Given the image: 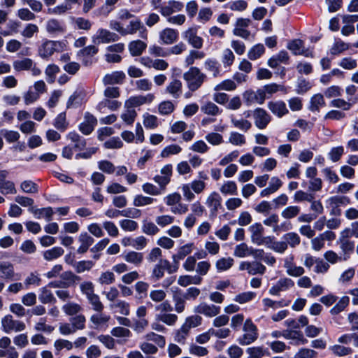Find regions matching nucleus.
<instances>
[{"mask_svg": "<svg viewBox=\"0 0 358 358\" xmlns=\"http://www.w3.org/2000/svg\"><path fill=\"white\" fill-rule=\"evenodd\" d=\"M182 77L190 92L199 90L206 79V75L195 66L190 67L187 71L184 73Z\"/></svg>", "mask_w": 358, "mask_h": 358, "instance_id": "nucleus-1", "label": "nucleus"}, {"mask_svg": "<svg viewBox=\"0 0 358 358\" xmlns=\"http://www.w3.org/2000/svg\"><path fill=\"white\" fill-rule=\"evenodd\" d=\"M66 48V44L63 41H43L38 50V55L44 59H49L55 52H62Z\"/></svg>", "mask_w": 358, "mask_h": 358, "instance_id": "nucleus-2", "label": "nucleus"}, {"mask_svg": "<svg viewBox=\"0 0 358 358\" xmlns=\"http://www.w3.org/2000/svg\"><path fill=\"white\" fill-rule=\"evenodd\" d=\"M243 331V334L238 338V342L241 345H250L258 338L257 327L251 319L245 321Z\"/></svg>", "mask_w": 358, "mask_h": 358, "instance_id": "nucleus-3", "label": "nucleus"}, {"mask_svg": "<svg viewBox=\"0 0 358 358\" xmlns=\"http://www.w3.org/2000/svg\"><path fill=\"white\" fill-rule=\"evenodd\" d=\"M176 269L173 270L170 262L166 259H159L158 262L154 265L150 275V280L153 282H157L165 275V272L172 273Z\"/></svg>", "mask_w": 358, "mask_h": 358, "instance_id": "nucleus-4", "label": "nucleus"}, {"mask_svg": "<svg viewBox=\"0 0 358 358\" xmlns=\"http://www.w3.org/2000/svg\"><path fill=\"white\" fill-rule=\"evenodd\" d=\"M1 329L6 334L20 332L25 329L24 322L15 320L11 315H6L1 320Z\"/></svg>", "mask_w": 358, "mask_h": 358, "instance_id": "nucleus-5", "label": "nucleus"}, {"mask_svg": "<svg viewBox=\"0 0 358 358\" xmlns=\"http://www.w3.org/2000/svg\"><path fill=\"white\" fill-rule=\"evenodd\" d=\"M325 203L327 208L331 209V215H340L341 210L339 207L350 204V200L348 196L336 195L328 198Z\"/></svg>", "mask_w": 358, "mask_h": 358, "instance_id": "nucleus-6", "label": "nucleus"}, {"mask_svg": "<svg viewBox=\"0 0 358 358\" xmlns=\"http://www.w3.org/2000/svg\"><path fill=\"white\" fill-rule=\"evenodd\" d=\"M238 270L246 271L250 275H264L266 268L259 261H243L239 264Z\"/></svg>", "mask_w": 358, "mask_h": 358, "instance_id": "nucleus-7", "label": "nucleus"}, {"mask_svg": "<svg viewBox=\"0 0 358 358\" xmlns=\"http://www.w3.org/2000/svg\"><path fill=\"white\" fill-rule=\"evenodd\" d=\"M119 40V36L108 29L100 28L92 37V41L94 45L101 43H109Z\"/></svg>", "mask_w": 358, "mask_h": 358, "instance_id": "nucleus-8", "label": "nucleus"}, {"mask_svg": "<svg viewBox=\"0 0 358 358\" xmlns=\"http://www.w3.org/2000/svg\"><path fill=\"white\" fill-rule=\"evenodd\" d=\"M221 308L219 306L209 304L206 302H201L194 308V312L197 314H201L207 317H213L218 315Z\"/></svg>", "mask_w": 358, "mask_h": 358, "instance_id": "nucleus-9", "label": "nucleus"}, {"mask_svg": "<svg viewBox=\"0 0 358 358\" xmlns=\"http://www.w3.org/2000/svg\"><path fill=\"white\" fill-rule=\"evenodd\" d=\"M182 38L193 48L200 49L203 46V40L197 35V28L190 27L182 32Z\"/></svg>", "mask_w": 358, "mask_h": 358, "instance_id": "nucleus-10", "label": "nucleus"}, {"mask_svg": "<svg viewBox=\"0 0 358 358\" xmlns=\"http://www.w3.org/2000/svg\"><path fill=\"white\" fill-rule=\"evenodd\" d=\"M294 286V282L288 278H280L268 290L271 295L278 296L281 292H285Z\"/></svg>", "mask_w": 358, "mask_h": 358, "instance_id": "nucleus-11", "label": "nucleus"}, {"mask_svg": "<svg viewBox=\"0 0 358 358\" xmlns=\"http://www.w3.org/2000/svg\"><path fill=\"white\" fill-rule=\"evenodd\" d=\"M253 118L255 126L259 129H264L271 120L270 115L264 109L260 108L254 110Z\"/></svg>", "mask_w": 358, "mask_h": 358, "instance_id": "nucleus-12", "label": "nucleus"}, {"mask_svg": "<svg viewBox=\"0 0 358 358\" xmlns=\"http://www.w3.org/2000/svg\"><path fill=\"white\" fill-rule=\"evenodd\" d=\"M179 34L176 29L166 27L159 33V42L161 44L172 45L178 39Z\"/></svg>", "mask_w": 358, "mask_h": 358, "instance_id": "nucleus-13", "label": "nucleus"}, {"mask_svg": "<svg viewBox=\"0 0 358 358\" xmlns=\"http://www.w3.org/2000/svg\"><path fill=\"white\" fill-rule=\"evenodd\" d=\"M243 97L247 105H251L257 103L262 104L265 101L264 92L262 89H258L257 91L249 90L243 94Z\"/></svg>", "mask_w": 358, "mask_h": 358, "instance_id": "nucleus-14", "label": "nucleus"}, {"mask_svg": "<svg viewBox=\"0 0 358 358\" xmlns=\"http://www.w3.org/2000/svg\"><path fill=\"white\" fill-rule=\"evenodd\" d=\"M206 205L210 209V215L215 216L222 208V197L217 192H211L207 197Z\"/></svg>", "mask_w": 358, "mask_h": 358, "instance_id": "nucleus-15", "label": "nucleus"}, {"mask_svg": "<svg viewBox=\"0 0 358 358\" xmlns=\"http://www.w3.org/2000/svg\"><path fill=\"white\" fill-rule=\"evenodd\" d=\"M287 48L295 55H303L306 57H312V51L305 49L303 43L301 40L295 39L287 43Z\"/></svg>", "mask_w": 358, "mask_h": 358, "instance_id": "nucleus-16", "label": "nucleus"}, {"mask_svg": "<svg viewBox=\"0 0 358 358\" xmlns=\"http://www.w3.org/2000/svg\"><path fill=\"white\" fill-rule=\"evenodd\" d=\"M98 50L95 45H90L78 51L77 57L84 65L88 66L92 64L91 58L98 52Z\"/></svg>", "mask_w": 358, "mask_h": 358, "instance_id": "nucleus-17", "label": "nucleus"}, {"mask_svg": "<svg viewBox=\"0 0 358 358\" xmlns=\"http://www.w3.org/2000/svg\"><path fill=\"white\" fill-rule=\"evenodd\" d=\"M124 36L129 34H134L137 31L139 32V36L143 39H146L148 32L146 28L143 26L141 22L138 20H132L129 24L125 28Z\"/></svg>", "mask_w": 358, "mask_h": 358, "instance_id": "nucleus-18", "label": "nucleus"}, {"mask_svg": "<svg viewBox=\"0 0 358 358\" xmlns=\"http://www.w3.org/2000/svg\"><path fill=\"white\" fill-rule=\"evenodd\" d=\"M248 229L251 234V241L257 245H263L265 239L263 236L264 229L262 224L255 223L252 224Z\"/></svg>", "mask_w": 358, "mask_h": 358, "instance_id": "nucleus-19", "label": "nucleus"}, {"mask_svg": "<svg viewBox=\"0 0 358 358\" xmlns=\"http://www.w3.org/2000/svg\"><path fill=\"white\" fill-rule=\"evenodd\" d=\"M97 124L96 118L87 112L84 116V120L79 125L80 131L85 135L90 134Z\"/></svg>", "mask_w": 358, "mask_h": 358, "instance_id": "nucleus-20", "label": "nucleus"}, {"mask_svg": "<svg viewBox=\"0 0 358 358\" xmlns=\"http://www.w3.org/2000/svg\"><path fill=\"white\" fill-rule=\"evenodd\" d=\"M183 6V3L179 1L170 0L167 4L161 7L159 12L162 16L168 18L171 14L181 11Z\"/></svg>", "mask_w": 358, "mask_h": 358, "instance_id": "nucleus-21", "label": "nucleus"}, {"mask_svg": "<svg viewBox=\"0 0 358 358\" xmlns=\"http://www.w3.org/2000/svg\"><path fill=\"white\" fill-rule=\"evenodd\" d=\"M267 106L272 113L278 117H282L289 113L285 103L281 100L269 101Z\"/></svg>", "mask_w": 358, "mask_h": 358, "instance_id": "nucleus-22", "label": "nucleus"}, {"mask_svg": "<svg viewBox=\"0 0 358 358\" xmlns=\"http://www.w3.org/2000/svg\"><path fill=\"white\" fill-rule=\"evenodd\" d=\"M46 31L50 35L57 36L65 31L64 24L56 19H50L45 24Z\"/></svg>", "mask_w": 358, "mask_h": 358, "instance_id": "nucleus-23", "label": "nucleus"}, {"mask_svg": "<svg viewBox=\"0 0 358 358\" xmlns=\"http://www.w3.org/2000/svg\"><path fill=\"white\" fill-rule=\"evenodd\" d=\"M122 257L126 262L135 266H140L143 262V253L133 250L125 251L122 253Z\"/></svg>", "mask_w": 358, "mask_h": 358, "instance_id": "nucleus-24", "label": "nucleus"}, {"mask_svg": "<svg viewBox=\"0 0 358 358\" xmlns=\"http://www.w3.org/2000/svg\"><path fill=\"white\" fill-rule=\"evenodd\" d=\"M284 338L292 340V342L291 343L295 345H305L308 343V340L300 331L286 330L285 331Z\"/></svg>", "mask_w": 358, "mask_h": 358, "instance_id": "nucleus-25", "label": "nucleus"}, {"mask_svg": "<svg viewBox=\"0 0 358 358\" xmlns=\"http://www.w3.org/2000/svg\"><path fill=\"white\" fill-rule=\"evenodd\" d=\"M204 69L212 74L213 78L222 76L221 65L215 58H208L203 63Z\"/></svg>", "mask_w": 358, "mask_h": 358, "instance_id": "nucleus-26", "label": "nucleus"}, {"mask_svg": "<svg viewBox=\"0 0 358 358\" xmlns=\"http://www.w3.org/2000/svg\"><path fill=\"white\" fill-rule=\"evenodd\" d=\"M173 294V301L174 303V310L178 313H182L185 309L186 298L182 291L178 287Z\"/></svg>", "mask_w": 358, "mask_h": 358, "instance_id": "nucleus-27", "label": "nucleus"}, {"mask_svg": "<svg viewBox=\"0 0 358 358\" xmlns=\"http://www.w3.org/2000/svg\"><path fill=\"white\" fill-rule=\"evenodd\" d=\"M125 78L126 75L123 71H116L105 75L102 81L104 85L120 84Z\"/></svg>", "mask_w": 358, "mask_h": 358, "instance_id": "nucleus-28", "label": "nucleus"}, {"mask_svg": "<svg viewBox=\"0 0 358 358\" xmlns=\"http://www.w3.org/2000/svg\"><path fill=\"white\" fill-rule=\"evenodd\" d=\"M0 276L6 280H17L13 265L9 262H0Z\"/></svg>", "mask_w": 358, "mask_h": 358, "instance_id": "nucleus-29", "label": "nucleus"}, {"mask_svg": "<svg viewBox=\"0 0 358 358\" xmlns=\"http://www.w3.org/2000/svg\"><path fill=\"white\" fill-rule=\"evenodd\" d=\"M78 241L80 245L77 250L78 253L83 254L87 251L89 248L94 243V238L87 232H83L79 235Z\"/></svg>", "mask_w": 358, "mask_h": 358, "instance_id": "nucleus-30", "label": "nucleus"}, {"mask_svg": "<svg viewBox=\"0 0 358 358\" xmlns=\"http://www.w3.org/2000/svg\"><path fill=\"white\" fill-rule=\"evenodd\" d=\"M38 299L43 304L55 303L57 301L53 293L47 285L39 289Z\"/></svg>", "mask_w": 358, "mask_h": 358, "instance_id": "nucleus-31", "label": "nucleus"}, {"mask_svg": "<svg viewBox=\"0 0 358 358\" xmlns=\"http://www.w3.org/2000/svg\"><path fill=\"white\" fill-rule=\"evenodd\" d=\"M248 358H262L270 356L268 350L264 346H252L246 349Z\"/></svg>", "mask_w": 358, "mask_h": 358, "instance_id": "nucleus-32", "label": "nucleus"}, {"mask_svg": "<svg viewBox=\"0 0 358 358\" xmlns=\"http://www.w3.org/2000/svg\"><path fill=\"white\" fill-rule=\"evenodd\" d=\"M289 59L287 51L281 50L276 55L273 56L268 60V65L271 68H276L280 63L286 64Z\"/></svg>", "mask_w": 358, "mask_h": 358, "instance_id": "nucleus-33", "label": "nucleus"}, {"mask_svg": "<svg viewBox=\"0 0 358 358\" xmlns=\"http://www.w3.org/2000/svg\"><path fill=\"white\" fill-rule=\"evenodd\" d=\"M182 85L180 80L174 79L166 86V92L173 98H178L182 94Z\"/></svg>", "mask_w": 358, "mask_h": 358, "instance_id": "nucleus-34", "label": "nucleus"}, {"mask_svg": "<svg viewBox=\"0 0 358 358\" xmlns=\"http://www.w3.org/2000/svg\"><path fill=\"white\" fill-rule=\"evenodd\" d=\"M110 319V315L103 313L101 311L97 312L96 314H93L90 317V322L93 324V328L97 329L103 325H106Z\"/></svg>", "mask_w": 358, "mask_h": 358, "instance_id": "nucleus-35", "label": "nucleus"}, {"mask_svg": "<svg viewBox=\"0 0 358 358\" xmlns=\"http://www.w3.org/2000/svg\"><path fill=\"white\" fill-rule=\"evenodd\" d=\"M202 278L199 275H180L178 279V284L182 287H187L190 285H200Z\"/></svg>", "mask_w": 358, "mask_h": 358, "instance_id": "nucleus-36", "label": "nucleus"}, {"mask_svg": "<svg viewBox=\"0 0 358 358\" xmlns=\"http://www.w3.org/2000/svg\"><path fill=\"white\" fill-rule=\"evenodd\" d=\"M146 48L147 44L141 40L132 41L128 45L129 52L132 56L141 55Z\"/></svg>", "mask_w": 358, "mask_h": 358, "instance_id": "nucleus-37", "label": "nucleus"}, {"mask_svg": "<svg viewBox=\"0 0 358 358\" xmlns=\"http://www.w3.org/2000/svg\"><path fill=\"white\" fill-rule=\"evenodd\" d=\"M325 106L324 96L321 94H314L310 100L308 109L312 112H319L321 107Z\"/></svg>", "mask_w": 358, "mask_h": 358, "instance_id": "nucleus-38", "label": "nucleus"}, {"mask_svg": "<svg viewBox=\"0 0 358 358\" xmlns=\"http://www.w3.org/2000/svg\"><path fill=\"white\" fill-rule=\"evenodd\" d=\"M67 138L73 143L74 148L79 150H83L86 146L85 138L76 131L69 132Z\"/></svg>", "mask_w": 358, "mask_h": 358, "instance_id": "nucleus-39", "label": "nucleus"}, {"mask_svg": "<svg viewBox=\"0 0 358 358\" xmlns=\"http://www.w3.org/2000/svg\"><path fill=\"white\" fill-rule=\"evenodd\" d=\"M251 251L252 247L243 242L234 247L233 255L238 258H244L250 257Z\"/></svg>", "mask_w": 358, "mask_h": 358, "instance_id": "nucleus-40", "label": "nucleus"}, {"mask_svg": "<svg viewBox=\"0 0 358 358\" xmlns=\"http://www.w3.org/2000/svg\"><path fill=\"white\" fill-rule=\"evenodd\" d=\"M201 110L204 114L212 116L218 115L222 112V109L211 101L204 103L201 107Z\"/></svg>", "mask_w": 358, "mask_h": 358, "instance_id": "nucleus-41", "label": "nucleus"}, {"mask_svg": "<svg viewBox=\"0 0 358 358\" xmlns=\"http://www.w3.org/2000/svg\"><path fill=\"white\" fill-rule=\"evenodd\" d=\"M261 89L264 92L265 99L269 98L273 94H275L279 91H282L285 93L287 92L286 88L285 87V86L281 85H278L276 83H271V84L266 85Z\"/></svg>", "mask_w": 358, "mask_h": 358, "instance_id": "nucleus-42", "label": "nucleus"}, {"mask_svg": "<svg viewBox=\"0 0 358 358\" xmlns=\"http://www.w3.org/2000/svg\"><path fill=\"white\" fill-rule=\"evenodd\" d=\"M137 113L134 108L124 106L120 117L125 124L131 125L134 122Z\"/></svg>", "mask_w": 358, "mask_h": 358, "instance_id": "nucleus-43", "label": "nucleus"}, {"mask_svg": "<svg viewBox=\"0 0 358 358\" xmlns=\"http://www.w3.org/2000/svg\"><path fill=\"white\" fill-rule=\"evenodd\" d=\"M234 260L231 257H222L215 262V268L217 272H223L229 270L234 265Z\"/></svg>", "mask_w": 358, "mask_h": 358, "instance_id": "nucleus-44", "label": "nucleus"}, {"mask_svg": "<svg viewBox=\"0 0 358 358\" xmlns=\"http://www.w3.org/2000/svg\"><path fill=\"white\" fill-rule=\"evenodd\" d=\"M265 52V48L263 44L258 43L253 45L248 52V57L250 60H257Z\"/></svg>", "mask_w": 358, "mask_h": 358, "instance_id": "nucleus-45", "label": "nucleus"}, {"mask_svg": "<svg viewBox=\"0 0 358 358\" xmlns=\"http://www.w3.org/2000/svg\"><path fill=\"white\" fill-rule=\"evenodd\" d=\"M64 252V250L61 247H54L50 250L44 251L43 256L46 261H52L60 257Z\"/></svg>", "mask_w": 358, "mask_h": 358, "instance_id": "nucleus-46", "label": "nucleus"}, {"mask_svg": "<svg viewBox=\"0 0 358 358\" xmlns=\"http://www.w3.org/2000/svg\"><path fill=\"white\" fill-rule=\"evenodd\" d=\"M237 185L231 180L225 181L220 187V192L224 195H236Z\"/></svg>", "mask_w": 358, "mask_h": 358, "instance_id": "nucleus-47", "label": "nucleus"}, {"mask_svg": "<svg viewBox=\"0 0 358 358\" xmlns=\"http://www.w3.org/2000/svg\"><path fill=\"white\" fill-rule=\"evenodd\" d=\"M350 298L347 296H342L338 301L330 310L331 315H338L343 311L349 305Z\"/></svg>", "mask_w": 358, "mask_h": 358, "instance_id": "nucleus-48", "label": "nucleus"}, {"mask_svg": "<svg viewBox=\"0 0 358 358\" xmlns=\"http://www.w3.org/2000/svg\"><path fill=\"white\" fill-rule=\"evenodd\" d=\"M231 122L234 127L245 132L248 131L252 127L250 121L243 118L238 119L234 116L231 117Z\"/></svg>", "mask_w": 358, "mask_h": 358, "instance_id": "nucleus-49", "label": "nucleus"}, {"mask_svg": "<svg viewBox=\"0 0 358 358\" xmlns=\"http://www.w3.org/2000/svg\"><path fill=\"white\" fill-rule=\"evenodd\" d=\"M156 199L144 196L142 194L136 195L133 200V205L136 207H143L152 204L156 201Z\"/></svg>", "mask_w": 358, "mask_h": 358, "instance_id": "nucleus-50", "label": "nucleus"}, {"mask_svg": "<svg viewBox=\"0 0 358 358\" xmlns=\"http://www.w3.org/2000/svg\"><path fill=\"white\" fill-rule=\"evenodd\" d=\"M301 211V208L298 206H289L284 208L281 212V216L286 220H291L297 217Z\"/></svg>", "mask_w": 358, "mask_h": 358, "instance_id": "nucleus-51", "label": "nucleus"}, {"mask_svg": "<svg viewBox=\"0 0 358 358\" xmlns=\"http://www.w3.org/2000/svg\"><path fill=\"white\" fill-rule=\"evenodd\" d=\"M287 245L294 248L300 244L301 238L296 232H289L282 236Z\"/></svg>", "mask_w": 358, "mask_h": 358, "instance_id": "nucleus-52", "label": "nucleus"}, {"mask_svg": "<svg viewBox=\"0 0 358 358\" xmlns=\"http://www.w3.org/2000/svg\"><path fill=\"white\" fill-rule=\"evenodd\" d=\"M228 142L235 146H242L246 143L245 136L237 131H231L229 134Z\"/></svg>", "mask_w": 358, "mask_h": 358, "instance_id": "nucleus-53", "label": "nucleus"}, {"mask_svg": "<svg viewBox=\"0 0 358 358\" xmlns=\"http://www.w3.org/2000/svg\"><path fill=\"white\" fill-rule=\"evenodd\" d=\"M33 60L30 58H24L22 59L13 62V69L16 71H28L31 68Z\"/></svg>", "mask_w": 358, "mask_h": 358, "instance_id": "nucleus-54", "label": "nucleus"}, {"mask_svg": "<svg viewBox=\"0 0 358 358\" xmlns=\"http://www.w3.org/2000/svg\"><path fill=\"white\" fill-rule=\"evenodd\" d=\"M236 83L231 79H226L217 84L214 87V90L219 92L222 90L224 91H234L236 89Z\"/></svg>", "mask_w": 358, "mask_h": 358, "instance_id": "nucleus-55", "label": "nucleus"}, {"mask_svg": "<svg viewBox=\"0 0 358 358\" xmlns=\"http://www.w3.org/2000/svg\"><path fill=\"white\" fill-rule=\"evenodd\" d=\"M149 284L144 281H138L135 283L134 288L137 294V298L143 299L147 296Z\"/></svg>", "mask_w": 358, "mask_h": 358, "instance_id": "nucleus-56", "label": "nucleus"}, {"mask_svg": "<svg viewBox=\"0 0 358 358\" xmlns=\"http://www.w3.org/2000/svg\"><path fill=\"white\" fill-rule=\"evenodd\" d=\"M344 154V147L342 145L333 147L327 154L328 158L332 162H338Z\"/></svg>", "mask_w": 358, "mask_h": 358, "instance_id": "nucleus-57", "label": "nucleus"}, {"mask_svg": "<svg viewBox=\"0 0 358 358\" xmlns=\"http://www.w3.org/2000/svg\"><path fill=\"white\" fill-rule=\"evenodd\" d=\"M192 251V244L188 243L182 245L178 249L177 254L173 256V259L175 262L184 259L187 255L190 254Z\"/></svg>", "mask_w": 358, "mask_h": 358, "instance_id": "nucleus-58", "label": "nucleus"}, {"mask_svg": "<svg viewBox=\"0 0 358 358\" xmlns=\"http://www.w3.org/2000/svg\"><path fill=\"white\" fill-rule=\"evenodd\" d=\"M202 318L201 316L195 315L187 317L185 319L182 326L189 331L192 328H195L201 324Z\"/></svg>", "mask_w": 358, "mask_h": 358, "instance_id": "nucleus-59", "label": "nucleus"}, {"mask_svg": "<svg viewBox=\"0 0 358 358\" xmlns=\"http://www.w3.org/2000/svg\"><path fill=\"white\" fill-rule=\"evenodd\" d=\"M0 192L3 194H15L17 189L15 183L13 181L5 180L0 185Z\"/></svg>", "mask_w": 358, "mask_h": 358, "instance_id": "nucleus-60", "label": "nucleus"}, {"mask_svg": "<svg viewBox=\"0 0 358 358\" xmlns=\"http://www.w3.org/2000/svg\"><path fill=\"white\" fill-rule=\"evenodd\" d=\"M21 190L27 194H35L38 191V185L33 181L27 180L20 184Z\"/></svg>", "mask_w": 358, "mask_h": 358, "instance_id": "nucleus-61", "label": "nucleus"}, {"mask_svg": "<svg viewBox=\"0 0 358 358\" xmlns=\"http://www.w3.org/2000/svg\"><path fill=\"white\" fill-rule=\"evenodd\" d=\"M59 72V68L55 64H49L45 69V73L46 80L49 83H52L55 80L56 75Z\"/></svg>", "mask_w": 358, "mask_h": 358, "instance_id": "nucleus-62", "label": "nucleus"}, {"mask_svg": "<svg viewBox=\"0 0 358 358\" xmlns=\"http://www.w3.org/2000/svg\"><path fill=\"white\" fill-rule=\"evenodd\" d=\"M205 139L213 146L221 145L224 142L223 136L216 132H210L205 136Z\"/></svg>", "mask_w": 358, "mask_h": 358, "instance_id": "nucleus-63", "label": "nucleus"}, {"mask_svg": "<svg viewBox=\"0 0 358 358\" xmlns=\"http://www.w3.org/2000/svg\"><path fill=\"white\" fill-rule=\"evenodd\" d=\"M317 352L314 350L301 348L294 355V358H317Z\"/></svg>", "mask_w": 358, "mask_h": 358, "instance_id": "nucleus-64", "label": "nucleus"}]
</instances>
